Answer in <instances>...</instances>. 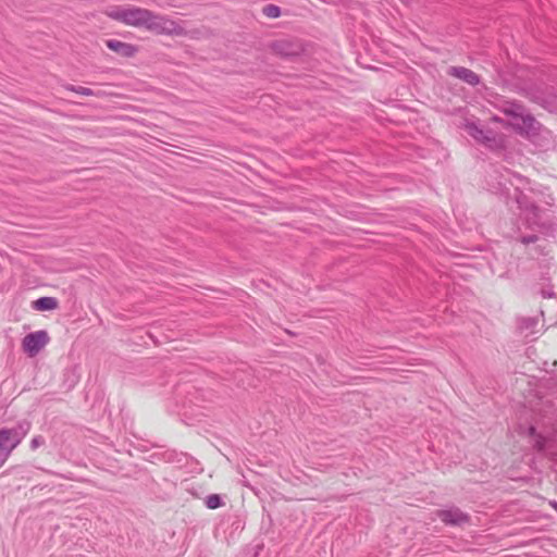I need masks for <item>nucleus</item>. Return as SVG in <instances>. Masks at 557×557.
Segmentation results:
<instances>
[{"mask_svg": "<svg viewBox=\"0 0 557 557\" xmlns=\"http://www.w3.org/2000/svg\"><path fill=\"white\" fill-rule=\"evenodd\" d=\"M532 407L533 422L520 425L530 444L557 463V372L541 380Z\"/></svg>", "mask_w": 557, "mask_h": 557, "instance_id": "f257e3e1", "label": "nucleus"}, {"mask_svg": "<svg viewBox=\"0 0 557 557\" xmlns=\"http://www.w3.org/2000/svg\"><path fill=\"white\" fill-rule=\"evenodd\" d=\"M523 176L508 169L494 170L490 174V190L505 198H513L520 210V218L528 230L549 232L554 228V215L550 210L537 206L522 190Z\"/></svg>", "mask_w": 557, "mask_h": 557, "instance_id": "f03ea898", "label": "nucleus"}, {"mask_svg": "<svg viewBox=\"0 0 557 557\" xmlns=\"http://www.w3.org/2000/svg\"><path fill=\"white\" fill-rule=\"evenodd\" d=\"M114 18L132 26L145 27L148 30L163 35H182L184 29L176 22L162 15H157L147 9H120L111 14Z\"/></svg>", "mask_w": 557, "mask_h": 557, "instance_id": "7ed1b4c3", "label": "nucleus"}, {"mask_svg": "<svg viewBox=\"0 0 557 557\" xmlns=\"http://www.w3.org/2000/svg\"><path fill=\"white\" fill-rule=\"evenodd\" d=\"M30 430L28 421L18 422L12 428L0 429V468L5 463L11 453L20 445Z\"/></svg>", "mask_w": 557, "mask_h": 557, "instance_id": "20e7f679", "label": "nucleus"}, {"mask_svg": "<svg viewBox=\"0 0 557 557\" xmlns=\"http://www.w3.org/2000/svg\"><path fill=\"white\" fill-rule=\"evenodd\" d=\"M504 113L511 116L517 123L521 122V126L525 129H533L536 123L535 119L529 114L525 108L518 102H508L503 109Z\"/></svg>", "mask_w": 557, "mask_h": 557, "instance_id": "39448f33", "label": "nucleus"}, {"mask_svg": "<svg viewBox=\"0 0 557 557\" xmlns=\"http://www.w3.org/2000/svg\"><path fill=\"white\" fill-rule=\"evenodd\" d=\"M49 342L46 331H36L28 333L22 342L23 350L29 356L37 355Z\"/></svg>", "mask_w": 557, "mask_h": 557, "instance_id": "423d86ee", "label": "nucleus"}, {"mask_svg": "<svg viewBox=\"0 0 557 557\" xmlns=\"http://www.w3.org/2000/svg\"><path fill=\"white\" fill-rule=\"evenodd\" d=\"M436 515L440 520L447 525H462L470 520L469 515L457 507L437 510Z\"/></svg>", "mask_w": 557, "mask_h": 557, "instance_id": "0eeeda50", "label": "nucleus"}, {"mask_svg": "<svg viewBox=\"0 0 557 557\" xmlns=\"http://www.w3.org/2000/svg\"><path fill=\"white\" fill-rule=\"evenodd\" d=\"M273 51L284 58H290L300 54L302 51L301 46L298 42L283 39L273 42Z\"/></svg>", "mask_w": 557, "mask_h": 557, "instance_id": "6e6552de", "label": "nucleus"}, {"mask_svg": "<svg viewBox=\"0 0 557 557\" xmlns=\"http://www.w3.org/2000/svg\"><path fill=\"white\" fill-rule=\"evenodd\" d=\"M447 73L473 87L481 83V78L476 73L463 66H450Z\"/></svg>", "mask_w": 557, "mask_h": 557, "instance_id": "1a4fd4ad", "label": "nucleus"}, {"mask_svg": "<svg viewBox=\"0 0 557 557\" xmlns=\"http://www.w3.org/2000/svg\"><path fill=\"white\" fill-rule=\"evenodd\" d=\"M106 46L108 49L124 58H132L138 51L136 46L116 39L106 40Z\"/></svg>", "mask_w": 557, "mask_h": 557, "instance_id": "9d476101", "label": "nucleus"}, {"mask_svg": "<svg viewBox=\"0 0 557 557\" xmlns=\"http://www.w3.org/2000/svg\"><path fill=\"white\" fill-rule=\"evenodd\" d=\"M539 324L537 318L534 317H525L519 320L518 327L521 333H524V336L528 338L530 335L535 333V327Z\"/></svg>", "mask_w": 557, "mask_h": 557, "instance_id": "9b49d317", "label": "nucleus"}, {"mask_svg": "<svg viewBox=\"0 0 557 557\" xmlns=\"http://www.w3.org/2000/svg\"><path fill=\"white\" fill-rule=\"evenodd\" d=\"M58 305L54 297H40L33 302V308L38 311H49L57 309Z\"/></svg>", "mask_w": 557, "mask_h": 557, "instance_id": "f8f14e48", "label": "nucleus"}, {"mask_svg": "<svg viewBox=\"0 0 557 557\" xmlns=\"http://www.w3.org/2000/svg\"><path fill=\"white\" fill-rule=\"evenodd\" d=\"M468 129L469 134L476 140L486 141L490 139L488 136L484 133V131L473 123L468 125Z\"/></svg>", "mask_w": 557, "mask_h": 557, "instance_id": "ddd939ff", "label": "nucleus"}, {"mask_svg": "<svg viewBox=\"0 0 557 557\" xmlns=\"http://www.w3.org/2000/svg\"><path fill=\"white\" fill-rule=\"evenodd\" d=\"M205 504L209 509H216L223 505V500L219 494H210L206 497Z\"/></svg>", "mask_w": 557, "mask_h": 557, "instance_id": "4468645a", "label": "nucleus"}, {"mask_svg": "<svg viewBox=\"0 0 557 557\" xmlns=\"http://www.w3.org/2000/svg\"><path fill=\"white\" fill-rule=\"evenodd\" d=\"M263 14L271 18H276L281 15V9L280 7L275 4H267L264 5L262 10Z\"/></svg>", "mask_w": 557, "mask_h": 557, "instance_id": "2eb2a0df", "label": "nucleus"}, {"mask_svg": "<svg viewBox=\"0 0 557 557\" xmlns=\"http://www.w3.org/2000/svg\"><path fill=\"white\" fill-rule=\"evenodd\" d=\"M69 89L76 94L83 95V96H94L95 95L92 89L83 87V86H73L72 85L69 87Z\"/></svg>", "mask_w": 557, "mask_h": 557, "instance_id": "dca6fc26", "label": "nucleus"}, {"mask_svg": "<svg viewBox=\"0 0 557 557\" xmlns=\"http://www.w3.org/2000/svg\"><path fill=\"white\" fill-rule=\"evenodd\" d=\"M539 240V236L536 234L522 235L519 238V242L523 245L534 244Z\"/></svg>", "mask_w": 557, "mask_h": 557, "instance_id": "f3484780", "label": "nucleus"}, {"mask_svg": "<svg viewBox=\"0 0 557 557\" xmlns=\"http://www.w3.org/2000/svg\"><path fill=\"white\" fill-rule=\"evenodd\" d=\"M44 444H45V438L41 435H37V436L33 437V440L30 441V448L33 450H35Z\"/></svg>", "mask_w": 557, "mask_h": 557, "instance_id": "a211bd4d", "label": "nucleus"}, {"mask_svg": "<svg viewBox=\"0 0 557 557\" xmlns=\"http://www.w3.org/2000/svg\"><path fill=\"white\" fill-rule=\"evenodd\" d=\"M543 298H554L555 297V292L553 290V288H543L542 292H541Z\"/></svg>", "mask_w": 557, "mask_h": 557, "instance_id": "6ab92c4d", "label": "nucleus"}]
</instances>
